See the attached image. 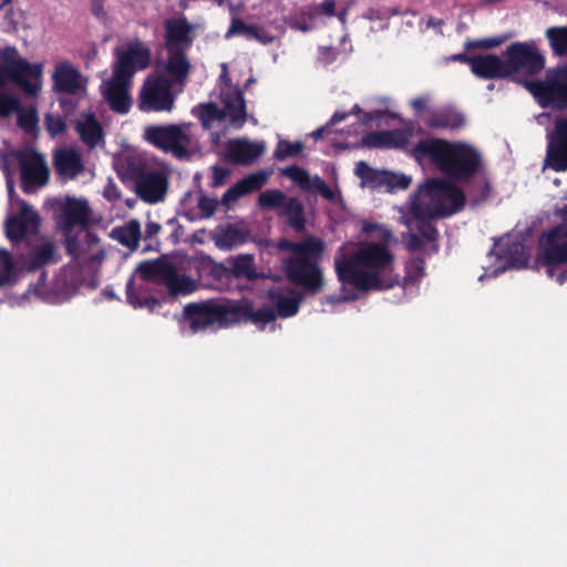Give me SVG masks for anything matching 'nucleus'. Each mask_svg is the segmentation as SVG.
Wrapping results in <instances>:
<instances>
[{
  "mask_svg": "<svg viewBox=\"0 0 567 567\" xmlns=\"http://www.w3.org/2000/svg\"><path fill=\"white\" fill-rule=\"evenodd\" d=\"M347 249L341 246L334 257L341 295L327 297L328 303L355 300L368 290L389 289L399 284L394 257L385 243H364L351 252Z\"/></svg>",
  "mask_w": 567,
  "mask_h": 567,
  "instance_id": "1",
  "label": "nucleus"
},
{
  "mask_svg": "<svg viewBox=\"0 0 567 567\" xmlns=\"http://www.w3.org/2000/svg\"><path fill=\"white\" fill-rule=\"evenodd\" d=\"M64 241L68 254L72 256L73 265L60 270L51 288L43 284L45 274H42L39 282L29 288L27 293H34L49 303L66 301L83 285L80 269L92 271L103 262L105 251L101 240L89 229H78L74 234H68Z\"/></svg>",
  "mask_w": 567,
  "mask_h": 567,
  "instance_id": "2",
  "label": "nucleus"
},
{
  "mask_svg": "<svg viewBox=\"0 0 567 567\" xmlns=\"http://www.w3.org/2000/svg\"><path fill=\"white\" fill-rule=\"evenodd\" d=\"M465 195L462 189L443 179H430L420 186L409 202L410 229L416 228L421 237L432 244L437 252V229L432 219L449 217L463 208Z\"/></svg>",
  "mask_w": 567,
  "mask_h": 567,
  "instance_id": "3",
  "label": "nucleus"
},
{
  "mask_svg": "<svg viewBox=\"0 0 567 567\" xmlns=\"http://www.w3.org/2000/svg\"><path fill=\"white\" fill-rule=\"evenodd\" d=\"M277 246L279 250L289 252L281 261L287 279L308 293H318L323 287L320 260L324 241L318 237L308 236L300 241L282 239Z\"/></svg>",
  "mask_w": 567,
  "mask_h": 567,
  "instance_id": "4",
  "label": "nucleus"
},
{
  "mask_svg": "<svg viewBox=\"0 0 567 567\" xmlns=\"http://www.w3.org/2000/svg\"><path fill=\"white\" fill-rule=\"evenodd\" d=\"M115 56L113 74L102 82L101 93L112 111L126 114L132 105V78L137 71L147 68L150 52L141 42H135L123 50L116 49Z\"/></svg>",
  "mask_w": 567,
  "mask_h": 567,
  "instance_id": "5",
  "label": "nucleus"
},
{
  "mask_svg": "<svg viewBox=\"0 0 567 567\" xmlns=\"http://www.w3.org/2000/svg\"><path fill=\"white\" fill-rule=\"evenodd\" d=\"M413 155L417 161L431 159L443 174L458 181L471 178L481 165V154L473 146L440 138L421 140Z\"/></svg>",
  "mask_w": 567,
  "mask_h": 567,
  "instance_id": "6",
  "label": "nucleus"
},
{
  "mask_svg": "<svg viewBox=\"0 0 567 567\" xmlns=\"http://www.w3.org/2000/svg\"><path fill=\"white\" fill-rule=\"evenodd\" d=\"M13 158L20 168L21 188L24 193L31 194L43 187L49 181V168L44 157L30 148L18 150L1 159L0 167L6 177L9 202L12 204L17 196L14 190L13 171L11 168Z\"/></svg>",
  "mask_w": 567,
  "mask_h": 567,
  "instance_id": "7",
  "label": "nucleus"
},
{
  "mask_svg": "<svg viewBox=\"0 0 567 567\" xmlns=\"http://www.w3.org/2000/svg\"><path fill=\"white\" fill-rule=\"evenodd\" d=\"M0 87L8 82L17 84L28 96H37L42 89L43 64L30 63L16 47L8 45L0 52Z\"/></svg>",
  "mask_w": 567,
  "mask_h": 567,
  "instance_id": "8",
  "label": "nucleus"
},
{
  "mask_svg": "<svg viewBox=\"0 0 567 567\" xmlns=\"http://www.w3.org/2000/svg\"><path fill=\"white\" fill-rule=\"evenodd\" d=\"M124 174L134 182L136 194L146 203L155 204L164 199L167 179L154 163L142 154L126 156Z\"/></svg>",
  "mask_w": 567,
  "mask_h": 567,
  "instance_id": "9",
  "label": "nucleus"
},
{
  "mask_svg": "<svg viewBox=\"0 0 567 567\" xmlns=\"http://www.w3.org/2000/svg\"><path fill=\"white\" fill-rule=\"evenodd\" d=\"M192 127L190 123L150 125L144 128L143 137L178 159H188L197 148Z\"/></svg>",
  "mask_w": 567,
  "mask_h": 567,
  "instance_id": "10",
  "label": "nucleus"
},
{
  "mask_svg": "<svg viewBox=\"0 0 567 567\" xmlns=\"http://www.w3.org/2000/svg\"><path fill=\"white\" fill-rule=\"evenodd\" d=\"M220 101L223 109L215 103H204L192 110V114L197 116L204 128L209 130L214 122L229 120L231 126L240 128L244 126L247 112L244 93L237 86H228L220 91Z\"/></svg>",
  "mask_w": 567,
  "mask_h": 567,
  "instance_id": "11",
  "label": "nucleus"
},
{
  "mask_svg": "<svg viewBox=\"0 0 567 567\" xmlns=\"http://www.w3.org/2000/svg\"><path fill=\"white\" fill-rule=\"evenodd\" d=\"M538 262L549 278L567 282V225H559L539 238Z\"/></svg>",
  "mask_w": 567,
  "mask_h": 567,
  "instance_id": "12",
  "label": "nucleus"
},
{
  "mask_svg": "<svg viewBox=\"0 0 567 567\" xmlns=\"http://www.w3.org/2000/svg\"><path fill=\"white\" fill-rule=\"evenodd\" d=\"M525 86L544 109H567V63L548 69L543 79L525 82Z\"/></svg>",
  "mask_w": 567,
  "mask_h": 567,
  "instance_id": "13",
  "label": "nucleus"
},
{
  "mask_svg": "<svg viewBox=\"0 0 567 567\" xmlns=\"http://www.w3.org/2000/svg\"><path fill=\"white\" fill-rule=\"evenodd\" d=\"M549 120L551 125L546 127L547 148L544 165L556 172H564L567 171V114L551 116L542 113L537 116L540 125H545Z\"/></svg>",
  "mask_w": 567,
  "mask_h": 567,
  "instance_id": "14",
  "label": "nucleus"
},
{
  "mask_svg": "<svg viewBox=\"0 0 567 567\" xmlns=\"http://www.w3.org/2000/svg\"><path fill=\"white\" fill-rule=\"evenodd\" d=\"M179 92L174 90L167 75H148L138 93V109L142 112H171Z\"/></svg>",
  "mask_w": 567,
  "mask_h": 567,
  "instance_id": "15",
  "label": "nucleus"
},
{
  "mask_svg": "<svg viewBox=\"0 0 567 567\" xmlns=\"http://www.w3.org/2000/svg\"><path fill=\"white\" fill-rule=\"evenodd\" d=\"M143 277L155 278L167 287L172 297L188 296L196 291L197 282L189 276L179 274L174 265L168 261L153 260L140 264Z\"/></svg>",
  "mask_w": 567,
  "mask_h": 567,
  "instance_id": "16",
  "label": "nucleus"
},
{
  "mask_svg": "<svg viewBox=\"0 0 567 567\" xmlns=\"http://www.w3.org/2000/svg\"><path fill=\"white\" fill-rule=\"evenodd\" d=\"M504 56L509 78L517 73L535 75L545 68V56L534 40L512 43Z\"/></svg>",
  "mask_w": 567,
  "mask_h": 567,
  "instance_id": "17",
  "label": "nucleus"
},
{
  "mask_svg": "<svg viewBox=\"0 0 567 567\" xmlns=\"http://www.w3.org/2000/svg\"><path fill=\"white\" fill-rule=\"evenodd\" d=\"M209 275L213 279V288L220 291L240 290L239 279L251 280L258 277L251 255L237 256L231 260L229 268L223 265H214Z\"/></svg>",
  "mask_w": 567,
  "mask_h": 567,
  "instance_id": "18",
  "label": "nucleus"
},
{
  "mask_svg": "<svg viewBox=\"0 0 567 567\" xmlns=\"http://www.w3.org/2000/svg\"><path fill=\"white\" fill-rule=\"evenodd\" d=\"M496 255V259L502 261L501 265L493 268L491 271L487 269L478 277L483 281L487 277H497L508 269H519L527 266L528 250L522 239L507 237L495 241L494 247L488 251V256Z\"/></svg>",
  "mask_w": 567,
  "mask_h": 567,
  "instance_id": "19",
  "label": "nucleus"
},
{
  "mask_svg": "<svg viewBox=\"0 0 567 567\" xmlns=\"http://www.w3.org/2000/svg\"><path fill=\"white\" fill-rule=\"evenodd\" d=\"M227 315V305L214 299L192 302L184 307V322L188 323L192 333L206 330L226 320Z\"/></svg>",
  "mask_w": 567,
  "mask_h": 567,
  "instance_id": "20",
  "label": "nucleus"
},
{
  "mask_svg": "<svg viewBox=\"0 0 567 567\" xmlns=\"http://www.w3.org/2000/svg\"><path fill=\"white\" fill-rule=\"evenodd\" d=\"M92 221V209L85 198L66 197L61 204L56 216V225L64 233L73 234V229H87Z\"/></svg>",
  "mask_w": 567,
  "mask_h": 567,
  "instance_id": "21",
  "label": "nucleus"
},
{
  "mask_svg": "<svg viewBox=\"0 0 567 567\" xmlns=\"http://www.w3.org/2000/svg\"><path fill=\"white\" fill-rule=\"evenodd\" d=\"M18 202L19 213L9 215L4 221L6 235L14 246L22 243L28 235L35 234L40 226L39 214L24 200Z\"/></svg>",
  "mask_w": 567,
  "mask_h": 567,
  "instance_id": "22",
  "label": "nucleus"
},
{
  "mask_svg": "<svg viewBox=\"0 0 567 567\" xmlns=\"http://www.w3.org/2000/svg\"><path fill=\"white\" fill-rule=\"evenodd\" d=\"M52 80L55 92L78 96L85 93V79H83L80 71L68 61L56 63Z\"/></svg>",
  "mask_w": 567,
  "mask_h": 567,
  "instance_id": "23",
  "label": "nucleus"
},
{
  "mask_svg": "<svg viewBox=\"0 0 567 567\" xmlns=\"http://www.w3.org/2000/svg\"><path fill=\"white\" fill-rule=\"evenodd\" d=\"M354 172L364 186L372 188L386 185L389 188L405 189L411 183V177L409 176L391 174L386 171H377L370 167L365 162H359L355 165Z\"/></svg>",
  "mask_w": 567,
  "mask_h": 567,
  "instance_id": "24",
  "label": "nucleus"
},
{
  "mask_svg": "<svg viewBox=\"0 0 567 567\" xmlns=\"http://www.w3.org/2000/svg\"><path fill=\"white\" fill-rule=\"evenodd\" d=\"M159 281L155 278L143 277L137 266L135 274L126 284V299L134 308L154 309L159 305L158 300L151 296V285Z\"/></svg>",
  "mask_w": 567,
  "mask_h": 567,
  "instance_id": "25",
  "label": "nucleus"
},
{
  "mask_svg": "<svg viewBox=\"0 0 567 567\" xmlns=\"http://www.w3.org/2000/svg\"><path fill=\"white\" fill-rule=\"evenodd\" d=\"M264 142H252L245 138L230 140L226 145V158L240 165L254 163L265 152Z\"/></svg>",
  "mask_w": 567,
  "mask_h": 567,
  "instance_id": "26",
  "label": "nucleus"
},
{
  "mask_svg": "<svg viewBox=\"0 0 567 567\" xmlns=\"http://www.w3.org/2000/svg\"><path fill=\"white\" fill-rule=\"evenodd\" d=\"M471 71L481 79H506L508 76L506 60L492 53L474 54Z\"/></svg>",
  "mask_w": 567,
  "mask_h": 567,
  "instance_id": "27",
  "label": "nucleus"
},
{
  "mask_svg": "<svg viewBox=\"0 0 567 567\" xmlns=\"http://www.w3.org/2000/svg\"><path fill=\"white\" fill-rule=\"evenodd\" d=\"M165 29L167 50L184 51L193 43L194 25L185 17L167 20Z\"/></svg>",
  "mask_w": 567,
  "mask_h": 567,
  "instance_id": "28",
  "label": "nucleus"
},
{
  "mask_svg": "<svg viewBox=\"0 0 567 567\" xmlns=\"http://www.w3.org/2000/svg\"><path fill=\"white\" fill-rule=\"evenodd\" d=\"M53 164L62 179H74L85 169L81 153L70 147L58 150L53 156Z\"/></svg>",
  "mask_w": 567,
  "mask_h": 567,
  "instance_id": "29",
  "label": "nucleus"
},
{
  "mask_svg": "<svg viewBox=\"0 0 567 567\" xmlns=\"http://www.w3.org/2000/svg\"><path fill=\"white\" fill-rule=\"evenodd\" d=\"M269 300L280 318H290L297 315L302 296L288 287H279L269 290Z\"/></svg>",
  "mask_w": 567,
  "mask_h": 567,
  "instance_id": "30",
  "label": "nucleus"
},
{
  "mask_svg": "<svg viewBox=\"0 0 567 567\" xmlns=\"http://www.w3.org/2000/svg\"><path fill=\"white\" fill-rule=\"evenodd\" d=\"M268 177L269 175L266 172L259 171L239 179L234 186L224 193L220 199V204L229 207L240 197L255 190H259L267 183Z\"/></svg>",
  "mask_w": 567,
  "mask_h": 567,
  "instance_id": "31",
  "label": "nucleus"
},
{
  "mask_svg": "<svg viewBox=\"0 0 567 567\" xmlns=\"http://www.w3.org/2000/svg\"><path fill=\"white\" fill-rule=\"evenodd\" d=\"M74 128L89 148H95L104 142V131L102 124L93 113H82L75 121Z\"/></svg>",
  "mask_w": 567,
  "mask_h": 567,
  "instance_id": "32",
  "label": "nucleus"
},
{
  "mask_svg": "<svg viewBox=\"0 0 567 567\" xmlns=\"http://www.w3.org/2000/svg\"><path fill=\"white\" fill-rule=\"evenodd\" d=\"M165 73L167 78L172 81V85H178L179 91L185 86L190 64L187 60L184 51H173L168 50V58L164 65Z\"/></svg>",
  "mask_w": 567,
  "mask_h": 567,
  "instance_id": "33",
  "label": "nucleus"
},
{
  "mask_svg": "<svg viewBox=\"0 0 567 567\" xmlns=\"http://www.w3.org/2000/svg\"><path fill=\"white\" fill-rule=\"evenodd\" d=\"M410 134L403 130L383 131L367 134L363 144L368 147H398L408 146Z\"/></svg>",
  "mask_w": 567,
  "mask_h": 567,
  "instance_id": "34",
  "label": "nucleus"
},
{
  "mask_svg": "<svg viewBox=\"0 0 567 567\" xmlns=\"http://www.w3.org/2000/svg\"><path fill=\"white\" fill-rule=\"evenodd\" d=\"M110 236L121 245L134 251L137 249L142 237L141 224L137 219H131L122 226L114 227Z\"/></svg>",
  "mask_w": 567,
  "mask_h": 567,
  "instance_id": "35",
  "label": "nucleus"
},
{
  "mask_svg": "<svg viewBox=\"0 0 567 567\" xmlns=\"http://www.w3.org/2000/svg\"><path fill=\"white\" fill-rule=\"evenodd\" d=\"M423 121L429 127L434 130H454L463 125L464 117L462 114L454 110L443 109L429 113L425 117H423Z\"/></svg>",
  "mask_w": 567,
  "mask_h": 567,
  "instance_id": "36",
  "label": "nucleus"
},
{
  "mask_svg": "<svg viewBox=\"0 0 567 567\" xmlns=\"http://www.w3.org/2000/svg\"><path fill=\"white\" fill-rule=\"evenodd\" d=\"M20 258L29 271H34L45 265L56 261L55 247L51 241H44L30 251L28 259H23L22 255Z\"/></svg>",
  "mask_w": 567,
  "mask_h": 567,
  "instance_id": "37",
  "label": "nucleus"
},
{
  "mask_svg": "<svg viewBox=\"0 0 567 567\" xmlns=\"http://www.w3.org/2000/svg\"><path fill=\"white\" fill-rule=\"evenodd\" d=\"M279 214L287 217L288 223L292 228L297 230L303 228V206L298 198L286 196V199L279 209Z\"/></svg>",
  "mask_w": 567,
  "mask_h": 567,
  "instance_id": "38",
  "label": "nucleus"
},
{
  "mask_svg": "<svg viewBox=\"0 0 567 567\" xmlns=\"http://www.w3.org/2000/svg\"><path fill=\"white\" fill-rule=\"evenodd\" d=\"M18 279V265L7 249L0 248V287L13 285Z\"/></svg>",
  "mask_w": 567,
  "mask_h": 567,
  "instance_id": "39",
  "label": "nucleus"
},
{
  "mask_svg": "<svg viewBox=\"0 0 567 567\" xmlns=\"http://www.w3.org/2000/svg\"><path fill=\"white\" fill-rule=\"evenodd\" d=\"M279 317L277 312L270 307H261L252 310L248 315V319L256 324L260 330L269 327V330L274 331L277 327L276 319Z\"/></svg>",
  "mask_w": 567,
  "mask_h": 567,
  "instance_id": "40",
  "label": "nucleus"
},
{
  "mask_svg": "<svg viewBox=\"0 0 567 567\" xmlns=\"http://www.w3.org/2000/svg\"><path fill=\"white\" fill-rule=\"evenodd\" d=\"M280 173L291 179L296 185H298L302 190L309 192L312 188L315 176L308 174L303 168L291 165L280 169Z\"/></svg>",
  "mask_w": 567,
  "mask_h": 567,
  "instance_id": "41",
  "label": "nucleus"
},
{
  "mask_svg": "<svg viewBox=\"0 0 567 567\" xmlns=\"http://www.w3.org/2000/svg\"><path fill=\"white\" fill-rule=\"evenodd\" d=\"M546 37L555 55L563 56L567 53V25L548 28Z\"/></svg>",
  "mask_w": 567,
  "mask_h": 567,
  "instance_id": "42",
  "label": "nucleus"
},
{
  "mask_svg": "<svg viewBox=\"0 0 567 567\" xmlns=\"http://www.w3.org/2000/svg\"><path fill=\"white\" fill-rule=\"evenodd\" d=\"M424 259L420 256L412 257L405 265L403 288L417 284L424 276Z\"/></svg>",
  "mask_w": 567,
  "mask_h": 567,
  "instance_id": "43",
  "label": "nucleus"
},
{
  "mask_svg": "<svg viewBox=\"0 0 567 567\" xmlns=\"http://www.w3.org/2000/svg\"><path fill=\"white\" fill-rule=\"evenodd\" d=\"M286 194L279 189H267L260 193L258 197V206L262 209H280Z\"/></svg>",
  "mask_w": 567,
  "mask_h": 567,
  "instance_id": "44",
  "label": "nucleus"
},
{
  "mask_svg": "<svg viewBox=\"0 0 567 567\" xmlns=\"http://www.w3.org/2000/svg\"><path fill=\"white\" fill-rule=\"evenodd\" d=\"M336 1L324 0L319 4L308 6L301 9V14L307 16L310 20H316L319 16L332 17L336 14Z\"/></svg>",
  "mask_w": 567,
  "mask_h": 567,
  "instance_id": "45",
  "label": "nucleus"
},
{
  "mask_svg": "<svg viewBox=\"0 0 567 567\" xmlns=\"http://www.w3.org/2000/svg\"><path fill=\"white\" fill-rule=\"evenodd\" d=\"M303 145L301 142L290 143L285 140H280L274 152V158L277 161H284L288 157L297 156L301 153Z\"/></svg>",
  "mask_w": 567,
  "mask_h": 567,
  "instance_id": "46",
  "label": "nucleus"
},
{
  "mask_svg": "<svg viewBox=\"0 0 567 567\" xmlns=\"http://www.w3.org/2000/svg\"><path fill=\"white\" fill-rule=\"evenodd\" d=\"M491 193V185L485 178L476 182L473 188L468 190L471 205L476 206L488 197Z\"/></svg>",
  "mask_w": 567,
  "mask_h": 567,
  "instance_id": "47",
  "label": "nucleus"
},
{
  "mask_svg": "<svg viewBox=\"0 0 567 567\" xmlns=\"http://www.w3.org/2000/svg\"><path fill=\"white\" fill-rule=\"evenodd\" d=\"M220 202L215 197H208L204 194H200L197 197V207L199 209V217L200 218H209L214 215L216 212L218 205Z\"/></svg>",
  "mask_w": 567,
  "mask_h": 567,
  "instance_id": "48",
  "label": "nucleus"
},
{
  "mask_svg": "<svg viewBox=\"0 0 567 567\" xmlns=\"http://www.w3.org/2000/svg\"><path fill=\"white\" fill-rule=\"evenodd\" d=\"M20 111V100L17 96L0 92V116L8 117Z\"/></svg>",
  "mask_w": 567,
  "mask_h": 567,
  "instance_id": "49",
  "label": "nucleus"
},
{
  "mask_svg": "<svg viewBox=\"0 0 567 567\" xmlns=\"http://www.w3.org/2000/svg\"><path fill=\"white\" fill-rule=\"evenodd\" d=\"M313 182L310 193L320 194L324 199L330 202H337L340 199V196L332 190L321 177L316 175Z\"/></svg>",
  "mask_w": 567,
  "mask_h": 567,
  "instance_id": "50",
  "label": "nucleus"
},
{
  "mask_svg": "<svg viewBox=\"0 0 567 567\" xmlns=\"http://www.w3.org/2000/svg\"><path fill=\"white\" fill-rule=\"evenodd\" d=\"M316 20H310L307 16L301 14V10L295 16L289 18V27L295 30H299L302 32H308L315 29Z\"/></svg>",
  "mask_w": 567,
  "mask_h": 567,
  "instance_id": "51",
  "label": "nucleus"
},
{
  "mask_svg": "<svg viewBox=\"0 0 567 567\" xmlns=\"http://www.w3.org/2000/svg\"><path fill=\"white\" fill-rule=\"evenodd\" d=\"M349 114L350 113H348V112H340V111L334 112V114L331 116L330 121L326 125L315 130L311 133V137L315 138L316 141L322 138L324 134H327L331 131L332 125L346 120Z\"/></svg>",
  "mask_w": 567,
  "mask_h": 567,
  "instance_id": "52",
  "label": "nucleus"
},
{
  "mask_svg": "<svg viewBox=\"0 0 567 567\" xmlns=\"http://www.w3.org/2000/svg\"><path fill=\"white\" fill-rule=\"evenodd\" d=\"M16 113L18 114V125L25 132H31L35 127L38 118L34 111H25L20 105V111Z\"/></svg>",
  "mask_w": 567,
  "mask_h": 567,
  "instance_id": "53",
  "label": "nucleus"
},
{
  "mask_svg": "<svg viewBox=\"0 0 567 567\" xmlns=\"http://www.w3.org/2000/svg\"><path fill=\"white\" fill-rule=\"evenodd\" d=\"M45 125L52 137L63 133L66 127L64 120L60 115L53 114L45 115Z\"/></svg>",
  "mask_w": 567,
  "mask_h": 567,
  "instance_id": "54",
  "label": "nucleus"
},
{
  "mask_svg": "<svg viewBox=\"0 0 567 567\" xmlns=\"http://www.w3.org/2000/svg\"><path fill=\"white\" fill-rule=\"evenodd\" d=\"M212 186L219 187L226 183L230 171L226 167L215 165L212 168Z\"/></svg>",
  "mask_w": 567,
  "mask_h": 567,
  "instance_id": "55",
  "label": "nucleus"
},
{
  "mask_svg": "<svg viewBox=\"0 0 567 567\" xmlns=\"http://www.w3.org/2000/svg\"><path fill=\"white\" fill-rule=\"evenodd\" d=\"M337 55V49L332 47H320L318 50V62L323 65H329L336 61Z\"/></svg>",
  "mask_w": 567,
  "mask_h": 567,
  "instance_id": "56",
  "label": "nucleus"
},
{
  "mask_svg": "<svg viewBox=\"0 0 567 567\" xmlns=\"http://www.w3.org/2000/svg\"><path fill=\"white\" fill-rule=\"evenodd\" d=\"M161 225L156 221H147L144 230V240H150L151 243L144 248L145 250H150L153 248V240L161 231Z\"/></svg>",
  "mask_w": 567,
  "mask_h": 567,
  "instance_id": "57",
  "label": "nucleus"
},
{
  "mask_svg": "<svg viewBox=\"0 0 567 567\" xmlns=\"http://www.w3.org/2000/svg\"><path fill=\"white\" fill-rule=\"evenodd\" d=\"M248 24H246L241 19L234 17L231 19V23L229 29L227 30L225 38L230 39L234 35H244L247 30Z\"/></svg>",
  "mask_w": 567,
  "mask_h": 567,
  "instance_id": "58",
  "label": "nucleus"
},
{
  "mask_svg": "<svg viewBox=\"0 0 567 567\" xmlns=\"http://www.w3.org/2000/svg\"><path fill=\"white\" fill-rule=\"evenodd\" d=\"M507 39H508V35L487 38V39L477 41L476 45L481 47V48H485V49H492V48H496V47L501 45Z\"/></svg>",
  "mask_w": 567,
  "mask_h": 567,
  "instance_id": "59",
  "label": "nucleus"
},
{
  "mask_svg": "<svg viewBox=\"0 0 567 567\" xmlns=\"http://www.w3.org/2000/svg\"><path fill=\"white\" fill-rule=\"evenodd\" d=\"M91 1V11L95 18L101 21H105L107 18V13L104 9L103 0H90Z\"/></svg>",
  "mask_w": 567,
  "mask_h": 567,
  "instance_id": "60",
  "label": "nucleus"
},
{
  "mask_svg": "<svg viewBox=\"0 0 567 567\" xmlns=\"http://www.w3.org/2000/svg\"><path fill=\"white\" fill-rule=\"evenodd\" d=\"M405 245L410 251H419L423 249V240L414 233H410L405 238Z\"/></svg>",
  "mask_w": 567,
  "mask_h": 567,
  "instance_id": "61",
  "label": "nucleus"
},
{
  "mask_svg": "<svg viewBox=\"0 0 567 567\" xmlns=\"http://www.w3.org/2000/svg\"><path fill=\"white\" fill-rule=\"evenodd\" d=\"M276 37L266 31L265 28L257 25V31L255 34V40L261 44H270L275 41Z\"/></svg>",
  "mask_w": 567,
  "mask_h": 567,
  "instance_id": "62",
  "label": "nucleus"
},
{
  "mask_svg": "<svg viewBox=\"0 0 567 567\" xmlns=\"http://www.w3.org/2000/svg\"><path fill=\"white\" fill-rule=\"evenodd\" d=\"M220 66H221V73L219 75V81L223 84V87L220 89V91H221V90H226L228 86H233V85L230 84V78L228 75L227 64L221 63Z\"/></svg>",
  "mask_w": 567,
  "mask_h": 567,
  "instance_id": "63",
  "label": "nucleus"
},
{
  "mask_svg": "<svg viewBox=\"0 0 567 567\" xmlns=\"http://www.w3.org/2000/svg\"><path fill=\"white\" fill-rule=\"evenodd\" d=\"M427 99L424 96L416 97L411 101L412 107L415 110L417 114L426 109Z\"/></svg>",
  "mask_w": 567,
  "mask_h": 567,
  "instance_id": "64",
  "label": "nucleus"
}]
</instances>
